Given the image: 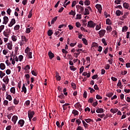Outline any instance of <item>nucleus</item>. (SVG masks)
I'll use <instances>...</instances> for the list:
<instances>
[{
	"label": "nucleus",
	"mask_w": 130,
	"mask_h": 130,
	"mask_svg": "<svg viewBox=\"0 0 130 130\" xmlns=\"http://www.w3.org/2000/svg\"><path fill=\"white\" fill-rule=\"evenodd\" d=\"M71 86L74 90H76V89H77V86L76 85L75 83L72 82L71 83Z\"/></svg>",
	"instance_id": "e433bc0d"
},
{
	"label": "nucleus",
	"mask_w": 130,
	"mask_h": 130,
	"mask_svg": "<svg viewBox=\"0 0 130 130\" xmlns=\"http://www.w3.org/2000/svg\"><path fill=\"white\" fill-rule=\"evenodd\" d=\"M106 24L107 25H111L112 23H111V20H110L109 18H108L106 19Z\"/></svg>",
	"instance_id": "393cba45"
},
{
	"label": "nucleus",
	"mask_w": 130,
	"mask_h": 130,
	"mask_svg": "<svg viewBox=\"0 0 130 130\" xmlns=\"http://www.w3.org/2000/svg\"><path fill=\"white\" fill-rule=\"evenodd\" d=\"M19 124H20L21 127H22L24 125V123H25V121L23 119H20L18 121Z\"/></svg>",
	"instance_id": "2eb2a0df"
},
{
	"label": "nucleus",
	"mask_w": 130,
	"mask_h": 130,
	"mask_svg": "<svg viewBox=\"0 0 130 130\" xmlns=\"http://www.w3.org/2000/svg\"><path fill=\"white\" fill-rule=\"evenodd\" d=\"M90 4L91 2H90V0H85L84 1L85 6H90Z\"/></svg>",
	"instance_id": "aec40b11"
},
{
	"label": "nucleus",
	"mask_w": 130,
	"mask_h": 130,
	"mask_svg": "<svg viewBox=\"0 0 130 130\" xmlns=\"http://www.w3.org/2000/svg\"><path fill=\"white\" fill-rule=\"evenodd\" d=\"M58 97V98H60V99H63V98H64V95H63V93H60Z\"/></svg>",
	"instance_id": "09e8293b"
},
{
	"label": "nucleus",
	"mask_w": 130,
	"mask_h": 130,
	"mask_svg": "<svg viewBox=\"0 0 130 130\" xmlns=\"http://www.w3.org/2000/svg\"><path fill=\"white\" fill-rule=\"evenodd\" d=\"M87 91H85L83 93V97L86 99V98H87Z\"/></svg>",
	"instance_id": "e2e57ef3"
},
{
	"label": "nucleus",
	"mask_w": 130,
	"mask_h": 130,
	"mask_svg": "<svg viewBox=\"0 0 130 130\" xmlns=\"http://www.w3.org/2000/svg\"><path fill=\"white\" fill-rule=\"evenodd\" d=\"M103 112H104V110L103 108L96 107V113H103Z\"/></svg>",
	"instance_id": "0eeeda50"
},
{
	"label": "nucleus",
	"mask_w": 130,
	"mask_h": 130,
	"mask_svg": "<svg viewBox=\"0 0 130 130\" xmlns=\"http://www.w3.org/2000/svg\"><path fill=\"white\" fill-rule=\"evenodd\" d=\"M6 45H7V48L8 49L10 50H12V49H13V43H12V42L8 43L6 44Z\"/></svg>",
	"instance_id": "9d476101"
},
{
	"label": "nucleus",
	"mask_w": 130,
	"mask_h": 130,
	"mask_svg": "<svg viewBox=\"0 0 130 130\" xmlns=\"http://www.w3.org/2000/svg\"><path fill=\"white\" fill-rule=\"evenodd\" d=\"M5 76H6V73H4L3 71H0V78L3 79Z\"/></svg>",
	"instance_id": "7c9ffc66"
},
{
	"label": "nucleus",
	"mask_w": 130,
	"mask_h": 130,
	"mask_svg": "<svg viewBox=\"0 0 130 130\" xmlns=\"http://www.w3.org/2000/svg\"><path fill=\"white\" fill-rule=\"evenodd\" d=\"M25 78L26 80H30V75L29 74H25Z\"/></svg>",
	"instance_id": "603ef678"
},
{
	"label": "nucleus",
	"mask_w": 130,
	"mask_h": 130,
	"mask_svg": "<svg viewBox=\"0 0 130 130\" xmlns=\"http://www.w3.org/2000/svg\"><path fill=\"white\" fill-rule=\"evenodd\" d=\"M102 41L103 44H104L105 46H106V45H107V43H106V40H105V39H102Z\"/></svg>",
	"instance_id": "a18cd8bd"
},
{
	"label": "nucleus",
	"mask_w": 130,
	"mask_h": 130,
	"mask_svg": "<svg viewBox=\"0 0 130 130\" xmlns=\"http://www.w3.org/2000/svg\"><path fill=\"white\" fill-rule=\"evenodd\" d=\"M96 98L98 100H101V99H102V96H100V95H99V94H97L96 95Z\"/></svg>",
	"instance_id": "69168bd1"
},
{
	"label": "nucleus",
	"mask_w": 130,
	"mask_h": 130,
	"mask_svg": "<svg viewBox=\"0 0 130 130\" xmlns=\"http://www.w3.org/2000/svg\"><path fill=\"white\" fill-rule=\"evenodd\" d=\"M2 90L3 91H7V89H6V85H5V84H2Z\"/></svg>",
	"instance_id": "4d7b16f0"
},
{
	"label": "nucleus",
	"mask_w": 130,
	"mask_h": 130,
	"mask_svg": "<svg viewBox=\"0 0 130 130\" xmlns=\"http://www.w3.org/2000/svg\"><path fill=\"white\" fill-rule=\"evenodd\" d=\"M77 130H84V129L83 128V127L81 126H78L77 127Z\"/></svg>",
	"instance_id": "774afa93"
},
{
	"label": "nucleus",
	"mask_w": 130,
	"mask_h": 130,
	"mask_svg": "<svg viewBox=\"0 0 130 130\" xmlns=\"http://www.w3.org/2000/svg\"><path fill=\"white\" fill-rule=\"evenodd\" d=\"M25 71H27V70H30V66L29 65H27L26 66H25V68H24Z\"/></svg>",
	"instance_id": "bf43d9fd"
},
{
	"label": "nucleus",
	"mask_w": 130,
	"mask_h": 130,
	"mask_svg": "<svg viewBox=\"0 0 130 130\" xmlns=\"http://www.w3.org/2000/svg\"><path fill=\"white\" fill-rule=\"evenodd\" d=\"M82 40L84 44H85V45H88V41H87V39L85 38H82Z\"/></svg>",
	"instance_id": "cd10ccee"
},
{
	"label": "nucleus",
	"mask_w": 130,
	"mask_h": 130,
	"mask_svg": "<svg viewBox=\"0 0 130 130\" xmlns=\"http://www.w3.org/2000/svg\"><path fill=\"white\" fill-rule=\"evenodd\" d=\"M69 15L74 16V17H75V16H76V12H75L73 10H71V11L70 12H69Z\"/></svg>",
	"instance_id": "f704fd0d"
},
{
	"label": "nucleus",
	"mask_w": 130,
	"mask_h": 130,
	"mask_svg": "<svg viewBox=\"0 0 130 130\" xmlns=\"http://www.w3.org/2000/svg\"><path fill=\"white\" fill-rule=\"evenodd\" d=\"M84 13H83L84 16H86L87 15H90V11H89V9H88L87 8H85L84 9Z\"/></svg>",
	"instance_id": "dca6fc26"
},
{
	"label": "nucleus",
	"mask_w": 130,
	"mask_h": 130,
	"mask_svg": "<svg viewBox=\"0 0 130 130\" xmlns=\"http://www.w3.org/2000/svg\"><path fill=\"white\" fill-rule=\"evenodd\" d=\"M7 75H10L11 74V70L7 69L6 72Z\"/></svg>",
	"instance_id": "338daca9"
},
{
	"label": "nucleus",
	"mask_w": 130,
	"mask_h": 130,
	"mask_svg": "<svg viewBox=\"0 0 130 130\" xmlns=\"http://www.w3.org/2000/svg\"><path fill=\"white\" fill-rule=\"evenodd\" d=\"M48 36H51L53 34V31L51 29H49L47 32Z\"/></svg>",
	"instance_id": "b1692460"
},
{
	"label": "nucleus",
	"mask_w": 130,
	"mask_h": 130,
	"mask_svg": "<svg viewBox=\"0 0 130 130\" xmlns=\"http://www.w3.org/2000/svg\"><path fill=\"white\" fill-rule=\"evenodd\" d=\"M76 16V19L77 20H81L82 19V14H77Z\"/></svg>",
	"instance_id": "a19ab883"
},
{
	"label": "nucleus",
	"mask_w": 130,
	"mask_h": 130,
	"mask_svg": "<svg viewBox=\"0 0 130 130\" xmlns=\"http://www.w3.org/2000/svg\"><path fill=\"white\" fill-rule=\"evenodd\" d=\"M111 112H112V113H116L117 112V111H118V109H111L110 110Z\"/></svg>",
	"instance_id": "c756f323"
},
{
	"label": "nucleus",
	"mask_w": 130,
	"mask_h": 130,
	"mask_svg": "<svg viewBox=\"0 0 130 130\" xmlns=\"http://www.w3.org/2000/svg\"><path fill=\"white\" fill-rule=\"evenodd\" d=\"M85 121H86V122H87V123H89V122H91V121L92 122H93V120L92 119H91L90 118L88 119H84Z\"/></svg>",
	"instance_id": "2f4dec72"
},
{
	"label": "nucleus",
	"mask_w": 130,
	"mask_h": 130,
	"mask_svg": "<svg viewBox=\"0 0 130 130\" xmlns=\"http://www.w3.org/2000/svg\"><path fill=\"white\" fill-rule=\"evenodd\" d=\"M73 114H74L75 116L79 115V112L76 110H73L72 111Z\"/></svg>",
	"instance_id": "c85d7f7f"
},
{
	"label": "nucleus",
	"mask_w": 130,
	"mask_h": 130,
	"mask_svg": "<svg viewBox=\"0 0 130 130\" xmlns=\"http://www.w3.org/2000/svg\"><path fill=\"white\" fill-rule=\"evenodd\" d=\"M56 20H57V16L55 17L52 19L51 22V25H53V24H54V22H55Z\"/></svg>",
	"instance_id": "bb28decb"
},
{
	"label": "nucleus",
	"mask_w": 130,
	"mask_h": 130,
	"mask_svg": "<svg viewBox=\"0 0 130 130\" xmlns=\"http://www.w3.org/2000/svg\"><path fill=\"white\" fill-rule=\"evenodd\" d=\"M82 123L84 126V127H87L88 126V124H87V123H86V122H85V121L82 120Z\"/></svg>",
	"instance_id": "6e6d98bb"
},
{
	"label": "nucleus",
	"mask_w": 130,
	"mask_h": 130,
	"mask_svg": "<svg viewBox=\"0 0 130 130\" xmlns=\"http://www.w3.org/2000/svg\"><path fill=\"white\" fill-rule=\"evenodd\" d=\"M106 32V30H104V29H102L99 32V34L100 35V37L101 38H102L103 36H104V35H105V33Z\"/></svg>",
	"instance_id": "39448f33"
},
{
	"label": "nucleus",
	"mask_w": 130,
	"mask_h": 130,
	"mask_svg": "<svg viewBox=\"0 0 130 130\" xmlns=\"http://www.w3.org/2000/svg\"><path fill=\"white\" fill-rule=\"evenodd\" d=\"M127 29H128V28L127 26H123L122 27V32H126L127 31Z\"/></svg>",
	"instance_id": "c9c22d12"
},
{
	"label": "nucleus",
	"mask_w": 130,
	"mask_h": 130,
	"mask_svg": "<svg viewBox=\"0 0 130 130\" xmlns=\"http://www.w3.org/2000/svg\"><path fill=\"white\" fill-rule=\"evenodd\" d=\"M76 122H77L78 126L80 125L81 123H82V122L81 121L80 119H77L76 120Z\"/></svg>",
	"instance_id": "79ce46f5"
},
{
	"label": "nucleus",
	"mask_w": 130,
	"mask_h": 130,
	"mask_svg": "<svg viewBox=\"0 0 130 130\" xmlns=\"http://www.w3.org/2000/svg\"><path fill=\"white\" fill-rule=\"evenodd\" d=\"M20 29V25L17 24L14 26V30L15 31H18Z\"/></svg>",
	"instance_id": "72a5a7b5"
},
{
	"label": "nucleus",
	"mask_w": 130,
	"mask_h": 130,
	"mask_svg": "<svg viewBox=\"0 0 130 130\" xmlns=\"http://www.w3.org/2000/svg\"><path fill=\"white\" fill-rule=\"evenodd\" d=\"M15 24H16V19H15L14 18H12L11 19V21H10L9 24H8V26L9 27H13V26H14V25H15Z\"/></svg>",
	"instance_id": "20e7f679"
},
{
	"label": "nucleus",
	"mask_w": 130,
	"mask_h": 130,
	"mask_svg": "<svg viewBox=\"0 0 130 130\" xmlns=\"http://www.w3.org/2000/svg\"><path fill=\"white\" fill-rule=\"evenodd\" d=\"M6 99H7V100H9V101H12V95L7 94Z\"/></svg>",
	"instance_id": "a878e982"
},
{
	"label": "nucleus",
	"mask_w": 130,
	"mask_h": 130,
	"mask_svg": "<svg viewBox=\"0 0 130 130\" xmlns=\"http://www.w3.org/2000/svg\"><path fill=\"white\" fill-rule=\"evenodd\" d=\"M5 29V25H2L0 26V33H2L3 30Z\"/></svg>",
	"instance_id": "de8ad7c7"
},
{
	"label": "nucleus",
	"mask_w": 130,
	"mask_h": 130,
	"mask_svg": "<svg viewBox=\"0 0 130 130\" xmlns=\"http://www.w3.org/2000/svg\"><path fill=\"white\" fill-rule=\"evenodd\" d=\"M35 114V112L34 111H31V110H29L28 111V117H32L33 118Z\"/></svg>",
	"instance_id": "423d86ee"
},
{
	"label": "nucleus",
	"mask_w": 130,
	"mask_h": 130,
	"mask_svg": "<svg viewBox=\"0 0 130 130\" xmlns=\"http://www.w3.org/2000/svg\"><path fill=\"white\" fill-rule=\"evenodd\" d=\"M88 90H90V93H94V92H95V90H94V89L91 88V87H89L88 88Z\"/></svg>",
	"instance_id": "680f3d73"
},
{
	"label": "nucleus",
	"mask_w": 130,
	"mask_h": 130,
	"mask_svg": "<svg viewBox=\"0 0 130 130\" xmlns=\"http://www.w3.org/2000/svg\"><path fill=\"white\" fill-rule=\"evenodd\" d=\"M28 58H32V52H29L28 53Z\"/></svg>",
	"instance_id": "0e129e2a"
},
{
	"label": "nucleus",
	"mask_w": 130,
	"mask_h": 130,
	"mask_svg": "<svg viewBox=\"0 0 130 130\" xmlns=\"http://www.w3.org/2000/svg\"><path fill=\"white\" fill-rule=\"evenodd\" d=\"M0 69L1 70H2V71H4L5 69H6V65L4 63H1L0 64Z\"/></svg>",
	"instance_id": "f3484780"
},
{
	"label": "nucleus",
	"mask_w": 130,
	"mask_h": 130,
	"mask_svg": "<svg viewBox=\"0 0 130 130\" xmlns=\"http://www.w3.org/2000/svg\"><path fill=\"white\" fill-rule=\"evenodd\" d=\"M128 12L124 13L123 16H122V18H123L124 19H126L127 16H128Z\"/></svg>",
	"instance_id": "ea45409f"
},
{
	"label": "nucleus",
	"mask_w": 130,
	"mask_h": 130,
	"mask_svg": "<svg viewBox=\"0 0 130 130\" xmlns=\"http://www.w3.org/2000/svg\"><path fill=\"white\" fill-rule=\"evenodd\" d=\"M11 33H12V30L11 28H7L3 32V35L7 38H9L10 37V35H11Z\"/></svg>",
	"instance_id": "f257e3e1"
},
{
	"label": "nucleus",
	"mask_w": 130,
	"mask_h": 130,
	"mask_svg": "<svg viewBox=\"0 0 130 130\" xmlns=\"http://www.w3.org/2000/svg\"><path fill=\"white\" fill-rule=\"evenodd\" d=\"M48 55L50 59H52L54 57V54H53L51 51H49Z\"/></svg>",
	"instance_id": "ddd939ff"
},
{
	"label": "nucleus",
	"mask_w": 130,
	"mask_h": 130,
	"mask_svg": "<svg viewBox=\"0 0 130 130\" xmlns=\"http://www.w3.org/2000/svg\"><path fill=\"white\" fill-rule=\"evenodd\" d=\"M95 7L98 10L99 12L101 13V11H102V6H101V5L97 4Z\"/></svg>",
	"instance_id": "f8f14e48"
},
{
	"label": "nucleus",
	"mask_w": 130,
	"mask_h": 130,
	"mask_svg": "<svg viewBox=\"0 0 130 130\" xmlns=\"http://www.w3.org/2000/svg\"><path fill=\"white\" fill-rule=\"evenodd\" d=\"M8 104H9V101H8L7 100H5L4 101V105L5 106H8Z\"/></svg>",
	"instance_id": "3c124183"
},
{
	"label": "nucleus",
	"mask_w": 130,
	"mask_h": 130,
	"mask_svg": "<svg viewBox=\"0 0 130 130\" xmlns=\"http://www.w3.org/2000/svg\"><path fill=\"white\" fill-rule=\"evenodd\" d=\"M75 108H77L78 109L80 107H82V105L80 104V103H77L74 105Z\"/></svg>",
	"instance_id": "412c9836"
},
{
	"label": "nucleus",
	"mask_w": 130,
	"mask_h": 130,
	"mask_svg": "<svg viewBox=\"0 0 130 130\" xmlns=\"http://www.w3.org/2000/svg\"><path fill=\"white\" fill-rule=\"evenodd\" d=\"M3 19L4 21L3 24L7 25V24H8V22H9V17H8L7 16H4Z\"/></svg>",
	"instance_id": "1a4fd4ad"
},
{
	"label": "nucleus",
	"mask_w": 130,
	"mask_h": 130,
	"mask_svg": "<svg viewBox=\"0 0 130 130\" xmlns=\"http://www.w3.org/2000/svg\"><path fill=\"white\" fill-rule=\"evenodd\" d=\"M84 66H82L80 68V72H79V74H82V73H83V72H84Z\"/></svg>",
	"instance_id": "49530a36"
},
{
	"label": "nucleus",
	"mask_w": 130,
	"mask_h": 130,
	"mask_svg": "<svg viewBox=\"0 0 130 130\" xmlns=\"http://www.w3.org/2000/svg\"><path fill=\"white\" fill-rule=\"evenodd\" d=\"M13 103L15 104V105H17V104H19V101H18L16 99H14Z\"/></svg>",
	"instance_id": "c03bdc74"
},
{
	"label": "nucleus",
	"mask_w": 130,
	"mask_h": 130,
	"mask_svg": "<svg viewBox=\"0 0 130 130\" xmlns=\"http://www.w3.org/2000/svg\"><path fill=\"white\" fill-rule=\"evenodd\" d=\"M106 96H107V97H109V98H110V97H112V96H113V93L109 92L106 94Z\"/></svg>",
	"instance_id": "473e14b6"
},
{
	"label": "nucleus",
	"mask_w": 130,
	"mask_h": 130,
	"mask_svg": "<svg viewBox=\"0 0 130 130\" xmlns=\"http://www.w3.org/2000/svg\"><path fill=\"white\" fill-rule=\"evenodd\" d=\"M11 93H12V94H16V88H15L14 87H12L10 89Z\"/></svg>",
	"instance_id": "4be33fe9"
},
{
	"label": "nucleus",
	"mask_w": 130,
	"mask_h": 130,
	"mask_svg": "<svg viewBox=\"0 0 130 130\" xmlns=\"http://www.w3.org/2000/svg\"><path fill=\"white\" fill-rule=\"evenodd\" d=\"M12 39L13 41H14V42H16V41H17V36L14 35L12 36Z\"/></svg>",
	"instance_id": "37998d69"
},
{
	"label": "nucleus",
	"mask_w": 130,
	"mask_h": 130,
	"mask_svg": "<svg viewBox=\"0 0 130 130\" xmlns=\"http://www.w3.org/2000/svg\"><path fill=\"white\" fill-rule=\"evenodd\" d=\"M98 117H100L101 118H102L103 117H104L105 116V114H98Z\"/></svg>",
	"instance_id": "13d9d810"
},
{
	"label": "nucleus",
	"mask_w": 130,
	"mask_h": 130,
	"mask_svg": "<svg viewBox=\"0 0 130 130\" xmlns=\"http://www.w3.org/2000/svg\"><path fill=\"white\" fill-rule=\"evenodd\" d=\"M32 13H33V10L31 9L29 12V14L28 15V19H30V18H32V15H33L32 14Z\"/></svg>",
	"instance_id": "5701e85b"
},
{
	"label": "nucleus",
	"mask_w": 130,
	"mask_h": 130,
	"mask_svg": "<svg viewBox=\"0 0 130 130\" xmlns=\"http://www.w3.org/2000/svg\"><path fill=\"white\" fill-rule=\"evenodd\" d=\"M116 15L118 16H120V15H121V11H120V10H117L116 11Z\"/></svg>",
	"instance_id": "4c0bfd02"
},
{
	"label": "nucleus",
	"mask_w": 130,
	"mask_h": 130,
	"mask_svg": "<svg viewBox=\"0 0 130 130\" xmlns=\"http://www.w3.org/2000/svg\"><path fill=\"white\" fill-rule=\"evenodd\" d=\"M21 40L22 42H28V39L26 38V36H21Z\"/></svg>",
	"instance_id": "a211bd4d"
},
{
	"label": "nucleus",
	"mask_w": 130,
	"mask_h": 130,
	"mask_svg": "<svg viewBox=\"0 0 130 130\" xmlns=\"http://www.w3.org/2000/svg\"><path fill=\"white\" fill-rule=\"evenodd\" d=\"M88 103H92V102H94V98H90L88 100Z\"/></svg>",
	"instance_id": "58836bf2"
},
{
	"label": "nucleus",
	"mask_w": 130,
	"mask_h": 130,
	"mask_svg": "<svg viewBox=\"0 0 130 130\" xmlns=\"http://www.w3.org/2000/svg\"><path fill=\"white\" fill-rule=\"evenodd\" d=\"M98 105V101H97L92 103V106H93V107H96V106H97Z\"/></svg>",
	"instance_id": "8fccbe9b"
},
{
	"label": "nucleus",
	"mask_w": 130,
	"mask_h": 130,
	"mask_svg": "<svg viewBox=\"0 0 130 130\" xmlns=\"http://www.w3.org/2000/svg\"><path fill=\"white\" fill-rule=\"evenodd\" d=\"M70 69L71 71H77V68H74V66H71Z\"/></svg>",
	"instance_id": "5fc2aeb1"
},
{
	"label": "nucleus",
	"mask_w": 130,
	"mask_h": 130,
	"mask_svg": "<svg viewBox=\"0 0 130 130\" xmlns=\"http://www.w3.org/2000/svg\"><path fill=\"white\" fill-rule=\"evenodd\" d=\"M21 92H24V94L27 93V88H26V86H25V83H24L23 85Z\"/></svg>",
	"instance_id": "4468645a"
},
{
	"label": "nucleus",
	"mask_w": 130,
	"mask_h": 130,
	"mask_svg": "<svg viewBox=\"0 0 130 130\" xmlns=\"http://www.w3.org/2000/svg\"><path fill=\"white\" fill-rule=\"evenodd\" d=\"M7 14L10 16L11 15V13H12V10L11 9L9 8L7 11Z\"/></svg>",
	"instance_id": "864d4df0"
},
{
	"label": "nucleus",
	"mask_w": 130,
	"mask_h": 130,
	"mask_svg": "<svg viewBox=\"0 0 130 130\" xmlns=\"http://www.w3.org/2000/svg\"><path fill=\"white\" fill-rule=\"evenodd\" d=\"M9 81H10V79H9V77L7 75L4 78L3 81L4 82V83H6V84H9Z\"/></svg>",
	"instance_id": "9b49d317"
},
{
	"label": "nucleus",
	"mask_w": 130,
	"mask_h": 130,
	"mask_svg": "<svg viewBox=\"0 0 130 130\" xmlns=\"http://www.w3.org/2000/svg\"><path fill=\"white\" fill-rule=\"evenodd\" d=\"M123 7L125 9H128V8L129 7V4H128V3H124L123 4Z\"/></svg>",
	"instance_id": "6ab92c4d"
},
{
	"label": "nucleus",
	"mask_w": 130,
	"mask_h": 130,
	"mask_svg": "<svg viewBox=\"0 0 130 130\" xmlns=\"http://www.w3.org/2000/svg\"><path fill=\"white\" fill-rule=\"evenodd\" d=\"M96 25L97 24L95 23L92 20L88 21L87 23V27H88V28H94Z\"/></svg>",
	"instance_id": "f03ea898"
},
{
	"label": "nucleus",
	"mask_w": 130,
	"mask_h": 130,
	"mask_svg": "<svg viewBox=\"0 0 130 130\" xmlns=\"http://www.w3.org/2000/svg\"><path fill=\"white\" fill-rule=\"evenodd\" d=\"M76 8L77 9V12L79 11V14H83V12H84V8L82 7L81 5H76Z\"/></svg>",
	"instance_id": "7ed1b4c3"
},
{
	"label": "nucleus",
	"mask_w": 130,
	"mask_h": 130,
	"mask_svg": "<svg viewBox=\"0 0 130 130\" xmlns=\"http://www.w3.org/2000/svg\"><path fill=\"white\" fill-rule=\"evenodd\" d=\"M31 32V29L30 28H27L26 29V33H27V34H29Z\"/></svg>",
	"instance_id": "052dcab7"
},
{
	"label": "nucleus",
	"mask_w": 130,
	"mask_h": 130,
	"mask_svg": "<svg viewBox=\"0 0 130 130\" xmlns=\"http://www.w3.org/2000/svg\"><path fill=\"white\" fill-rule=\"evenodd\" d=\"M17 120H18V116L16 115H14L12 118V121L14 123V124H16L17 122Z\"/></svg>",
	"instance_id": "6e6552de"
}]
</instances>
